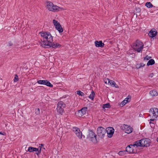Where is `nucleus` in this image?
Here are the masks:
<instances>
[{
  "instance_id": "obj_1",
  "label": "nucleus",
  "mask_w": 158,
  "mask_h": 158,
  "mask_svg": "<svg viewBox=\"0 0 158 158\" xmlns=\"http://www.w3.org/2000/svg\"><path fill=\"white\" fill-rule=\"evenodd\" d=\"M42 37V41L43 42V47L46 48L52 47L53 48H59L61 45L57 43L52 42L53 37L50 33L47 32H40Z\"/></svg>"
},
{
  "instance_id": "obj_2",
  "label": "nucleus",
  "mask_w": 158,
  "mask_h": 158,
  "mask_svg": "<svg viewBox=\"0 0 158 158\" xmlns=\"http://www.w3.org/2000/svg\"><path fill=\"white\" fill-rule=\"evenodd\" d=\"M132 48L138 52H142L144 46V44L140 41L137 40L131 45Z\"/></svg>"
},
{
  "instance_id": "obj_3",
  "label": "nucleus",
  "mask_w": 158,
  "mask_h": 158,
  "mask_svg": "<svg viewBox=\"0 0 158 158\" xmlns=\"http://www.w3.org/2000/svg\"><path fill=\"white\" fill-rule=\"evenodd\" d=\"M47 8L49 10L52 12H58L64 10L63 8L54 5L52 2L49 1L47 2Z\"/></svg>"
},
{
  "instance_id": "obj_4",
  "label": "nucleus",
  "mask_w": 158,
  "mask_h": 158,
  "mask_svg": "<svg viewBox=\"0 0 158 158\" xmlns=\"http://www.w3.org/2000/svg\"><path fill=\"white\" fill-rule=\"evenodd\" d=\"M65 104L61 101L58 102L56 109L58 114L61 115L63 114L64 112V108L65 107Z\"/></svg>"
},
{
  "instance_id": "obj_5",
  "label": "nucleus",
  "mask_w": 158,
  "mask_h": 158,
  "mask_svg": "<svg viewBox=\"0 0 158 158\" xmlns=\"http://www.w3.org/2000/svg\"><path fill=\"white\" fill-rule=\"evenodd\" d=\"M97 135L92 130H89L87 138L93 143H96L97 142L96 139Z\"/></svg>"
},
{
  "instance_id": "obj_6",
  "label": "nucleus",
  "mask_w": 158,
  "mask_h": 158,
  "mask_svg": "<svg viewBox=\"0 0 158 158\" xmlns=\"http://www.w3.org/2000/svg\"><path fill=\"white\" fill-rule=\"evenodd\" d=\"M106 132V130L102 127H99L97 129V135L101 138H103L104 137Z\"/></svg>"
},
{
  "instance_id": "obj_7",
  "label": "nucleus",
  "mask_w": 158,
  "mask_h": 158,
  "mask_svg": "<svg viewBox=\"0 0 158 158\" xmlns=\"http://www.w3.org/2000/svg\"><path fill=\"white\" fill-rule=\"evenodd\" d=\"M122 129L125 133L127 134L131 133L133 130V129L131 127L125 124L124 125L123 127H122Z\"/></svg>"
},
{
  "instance_id": "obj_8",
  "label": "nucleus",
  "mask_w": 158,
  "mask_h": 158,
  "mask_svg": "<svg viewBox=\"0 0 158 158\" xmlns=\"http://www.w3.org/2000/svg\"><path fill=\"white\" fill-rule=\"evenodd\" d=\"M73 131L79 139H81L82 138V133L80 131L79 129L76 127H73Z\"/></svg>"
},
{
  "instance_id": "obj_9",
  "label": "nucleus",
  "mask_w": 158,
  "mask_h": 158,
  "mask_svg": "<svg viewBox=\"0 0 158 158\" xmlns=\"http://www.w3.org/2000/svg\"><path fill=\"white\" fill-rule=\"evenodd\" d=\"M141 142L142 144V147H147L149 146L151 143V141L149 139L146 138L141 139Z\"/></svg>"
},
{
  "instance_id": "obj_10",
  "label": "nucleus",
  "mask_w": 158,
  "mask_h": 158,
  "mask_svg": "<svg viewBox=\"0 0 158 158\" xmlns=\"http://www.w3.org/2000/svg\"><path fill=\"white\" fill-rule=\"evenodd\" d=\"M87 110V107H84L77 113V116L81 117L85 114Z\"/></svg>"
},
{
  "instance_id": "obj_11",
  "label": "nucleus",
  "mask_w": 158,
  "mask_h": 158,
  "mask_svg": "<svg viewBox=\"0 0 158 158\" xmlns=\"http://www.w3.org/2000/svg\"><path fill=\"white\" fill-rule=\"evenodd\" d=\"M150 112H151L152 113V118H157L158 117V109L156 108H151L150 110Z\"/></svg>"
},
{
  "instance_id": "obj_12",
  "label": "nucleus",
  "mask_w": 158,
  "mask_h": 158,
  "mask_svg": "<svg viewBox=\"0 0 158 158\" xmlns=\"http://www.w3.org/2000/svg\"><path fill=\"white\" fill-rule=\"evenodd\" d=\"M106 132L109 137H111L114 133V130L113 127H110L107 128Z\"/></svg>"
},
{
  "instance_id": "obj_13",
  "label": "nucleus",
  "mask_w": 158,
  "mask_h": 158,
  "mask_svg": "<svg viewBox=\"0 0 158 158\" xmlns=\"http://www.w3.org/2000/svg\"><path fill=\"white\" fill-rule=\"evenodd\" d=\"M132 144L129 145L126 147V151L130 153H135V152L134 150Z\"/></svg>"
},
{
  "instance_id": "obj_14",
  "label": "nucleus",
  "mask_w": 158,
  "mask_h": 158,
  "mask_svg": "<svg viewBox=\"0 0 158 158\" xmlns=\"http://www.w3.org/2000/svg\"><path fill=\"white\" fill-rule=\"evenodd\" d=\"M157 31L155 29H152L149 31L148 35L150 37L153 38L157 35Z\"/></svg>"
},
{
  "instance_id": "obj_15",
  "label": "nucleus",
  "mask_w": 158,
  "mask_h": 158,
  "mask_svg": "<svg viewBox=\"0 0 158 158\" xmlns=\"http://www.w3.org/2000/svg\"><path fill=\"white\" fill-rule=\"evenodd\" d=\"M107 79L108 80V84H109L110 85L117 88H119V86L117 85L114 81L108 78H107Z\"/></svg>"
},
{
  "instance_id": "obj_16",
  "label": "nucleus",
  "mask_w": 158,
  "mask_h": 158,
  "mask_svg": "<svg viewBox=\"0 0 158 158\" xmlns=\"http://www.w3.org/2000/svg\"><path fill=\"white\" fill-rule=\"evenodd\" d=\"M95 44L96 47H101L102 48L104 47V44L102 43V41H95Z\"/></svg>"
},
{
  "instance_id": "obj_17",
  "label": "nucleus",
  "mask_w": 158,
  "mask_h": 158,
  "mask_svg": "<svg viewBox=\"0 0 158 158\" xmlns=\"http://www.w3.org/2000/svg\"><path fill=\"white\" fill-rule=\"evenodd\" d=\"M134 147L136 146V147H142V144L141 142V140H138L132 144Z\"/></svg>"
},
{
  "instance_id": "obj_18",
  "label": "nucleus",
  "mask_w": 158,
  "mask_h": 158,
  "mask_svg": "<svg viewBox=\"0 0 158 158\" xmlns=\"http://www.w3.org/2000/svg\"><path fill=\"white\" fill-rule=\"evenodd\" d=\"M131 100V98L130 97V98H126L125 99L121 102V104L123 105H125L128 102Z\"/></svg>"
},
{
  "instance_id": "obj_19",
  "label": "nucleus",
  "mask_w": 158,
  "mask_h": 158,
  "mask_svg": "<svg viewBox=\"0 0 158 158\" xmlns=\"http://www.w3.org/2000/svg\"><path fill=\"white\" fill-rule=\"evenodd\" d=\"M28 151L30 152H38V148H34L32 147H30L28 148Z\"/></svg>"
},
{
  "instance_id": "obj_20",
  "label": "nucleus",
  "mask_w": 158,
  "mask_h": 158,
  "mask_svg": "<svg viewBox=\"0 0 158 158\" xmlns=\"http://www.w3.org/2000/svg\"><path fill=\"white\" fill-rule=\"evenodd\" d=\"M55 27L56 28L60 33L62 32L63 31V29L60 24H59V25H57Z\"/></svg>"
},
{
  "instance_id": "obj_21",
  "label": "nucleus",
  "mask_w": 158,
  "mask_h": 158,
  "mask_svg": "<svg viewBox=\"0 0 158 158\" xmlns=\"http://www.w3.org/2000/svg\"><path fill=\"white\" fill-rule=\"evenodd\" d=\"M150 94L152 97L156 96L157 95V92L154 90H151L150 92Z\"/></svg>"
},
{
  "instance_id": "obj_22",
  "label": "nucleus",
  "mask_w": 158,
  "mask_h": 158,
  "mask_svg": "<svg viewBox=\"0 0 158 158\" xmlns=\"http://www.w3.org/2000/svg\"><path fill=\"white\" fill-rule=\"evenodd\" d=\"M95 96V94L94 92L92 91L91 92V94H90V95L89 96V98L91 99L92 100H93L94 99V98Z\"/></svg>"
},
{
  "instance_id": "obj_23",
  "label": "nucleus",
  "mask_w": 158,
  "mask_h": 158,
  "mask_svg": "<svg viewBox=\"0 0 158 158\" xmlns=\"http://www.w3.org/2000/svg\"><path fill=\"white\" fill-rule=\"evenodd\" d=\"M155 62L153 59H151L149 60L147 63V65L149 66L155 64Z\"/></svg>"
},
{
  "instance_id": "obj_24",
  "label": "nucleus",
  "mask_w": 158,
  "mask_h": 158,
  "mask_svg": "<svg viewBox=\"0 0 158 158\" xmlns=\"http://www.w3.org/2000/svg\"><path fill=\"white\" fill-rule=\"evenodd\" d=\"M46 81H45V85H46L47 86H49L50 87H53V85L49 81L46 80Z\"/></svg>"
},
{
  "instance_id": "obj_25",
  "label": "nucleus",
  "mask_w": 158,
  "mask_h": 158,
  "mask_svg": "<svg viewBox=\"0 0 158 158\" xmlns=\"http://www.w3.org/2000/svg\"><path fill=\"white\" fill-rule=\"evenodd\" d=\"M145 6L148 8H151L153 6L151 3L149 2H146L145 4Z\"/></svg>"
},
{
  "instance_id": "obj_26",
  "label": "nucleus",
  "mask_w": 158,
  "mask_h": 158,
  "mask_svg": "<svg viewBox=\"0 0 158 158\" xmlns=\"http://www.w3.org/2000/svg\"><path fill=\"white\" fill-rule=\"evenodd\" d=\"M46 80H39L37 81V82L40 84L45 85Z\"/></svg>"
},
{
  "instance_id": "obj_27",
  "label": "nucleus",
  "mask_w": 158,
  "mask_h": 158,
  "mask_svg": "<svg viewBox=\"0 0 158 158\" xmlns=\"http://www.w3.org/2000/svg\"><path fill=\"white\" fill-rule=\"evenodd\" d=\"M145 65V64L143 63H140V64H137L136 65V67L137 69H139L141 67H143Z\"/></svg>"
},
{
  "instance_id": "obj_28",
  "label": "nucleus",
  "mask_w": 158,
  "mask_h": 158,
  "mask_svg": "<svg viewBox=\"0 0 158 158\" xmlns=\"http://www.w3.org/2000/svg\"><path fill=\"white\" fill-rule=\"evenodd\" d=\"M43 145H44L42 144H39V147L40 148V150H38V153H36V154L38 155L41 152L42 147L43 146Z\"/></svg>"
},
{
  "instance_id": "obj_29",
  "label": "nucleus",
  "mask_w": 158,
  "mask_h": 158,
  "mask_svg": "<svg viewBox=\"0 0 158 158\" xmlns=\"http://www.w3.org/2000/svg\"><path fill=\"white\" fill-rule=\"evenodd\" d=\"M53 22L54 26H56L57 25H58L60 24V23L56 20L54 19L53 20Z\"/></svg>"
},
{
  "instance_id": "obj_30",
  "label": "nucleus",
  "mask_w": 158,
  "mask_h": 158,
  "mask_svg": "<svg viewBox=\"0 0 158 158\" xmlns=\"http://www.w3.org/2000/svg\"><path fill=\"white\" fill-rule=\"evenodd\" d=\"M19 77L17 75L15 74L14 79V82H15L19 80Z\"/></svg>"
},
{
  "instance_id": "obj_31",
  "label": "nucleus",
  "mask_w": 158,
  "mask_h": 158,
  "mask_svg": "<svg viewBox=\"0 0 158 158\" xmlns=\"http://www.w3.org/2000/svg\"><path fill=\"white\" fill-rule=\"evenodd\" d=\"M77 94L81 96L83 95L84 94L80 90H78L77 91Z\"/></svg>"
},
{
  "instance_id": "obj_32",
  "label": "nucleus",
  "mask_w": 158,
  "mask_h": 158,
  "mask_svg": "<svg viewBox=\"0 0 158 158\" xmlns=\"http://www.w3.org/2000/svg\"><path fill=\"white\" fill-rule=\"evenodd\" d=\"M110 105L109 103H107L103 105V107L104 108H108L110 107Z\"/></svg>"
},
{
  "instance_id": "obj_33",
  "label": "nucleus",
  "mask_w": 158,
  "mask_h": 158,
  "mask_svg": "<svg viewBox=\"0 0 158 158\" xmlns=\"http://www.w3.org/2000/svg\"><path fill=\"white\" fill-rule=\"evenodd\" d=\"M35 114H36L37 115H38V114H40V109L39 108H37V109H36V110H35Z\"/></svg>"
},
{
  "instance_id": "obj_34",
  "label": "nucleus",
  "mask_w": 158,
  "mask_h": 158,
  "mask_svg": "<svg viewBox=\"0 0 158 158\" xmlns=\"http://www.w3.org/2000/svg\"><path fill=\"white\" fill-rule=\"evenodd\" d=\"M151 58V57H149L148 56H147L144 58V60H149Z\"/></svg>"
},
{
  "instance_id": "obj_35",
  "label": "nucleus",
  "mask_w": 158,
  "mask_h": 158,
  "mask_svg": "<svg viewBox=\"0 0 158 158\" xmlns=\"http://www.w3.org/2000/svg\"><path fill=\"white\" fill-rule=\"evenodd\" d=\"M153 75H154L153 74V73H151V74L149 75V77H153Z\"/></svg>"
},
{
  "instance_id": "obj_36",
  "label": "nucleus",
  "mask_w": 158,
  "mask_h": 158,
  "mask_svg": "<svg viewBox=\"0 0 158 158\" xmlns=\"http://www.w3.org/2000/svg\"><path fill=\"white\" fill-rule=\"evenodd\" d=\"M156 118H153V119H151L150 120L151 121H153L155 120Z\"/></svg>"
},
{
  "instance_id": "obj_37",
  "label": "nucleus",
  "mask_w": 158,
  "mask_h": 158,
  "mask_svg": "<svg viewBox=\"0 0 158 158\" xmlns=\"http://www.w3.org/2000/svg\"><path fill=\"white\" fill-rule=\"evenodd\" d=\"M123 151H120L119 152V154L120 155L121 154H122V153H123Z\"/></svg>"
},
{
  "instance_id": "obj_38",
  "label": "nucleus",
  "mask_w": 158,
  "mask_h": 158,
  "mask_svg": "<svg viewBox=\"0 0 158 158\" xmlns=\"http://www.w3.org/2000/svg\"><path fill=\"white\" fill-rule=\"evenodd\" d=\"M0 135H4L3 133H2L1 132H0Z\"/></svg>"
},
{
  "instance_id": "obj_39",
  "label": "nucleus",
  "mask_w": 158,
  "mask_h": 158,
  "mask_svg": "<svg viewBox=\"0 0 158 158\" xmlns=\"http://www.w3.org/2000/svg\"><path fill=\"white\" fill-rule=\"evenodd\" d=\"M149 123H152V121H150V122H149Z\"/></svg>"
},
{
  "instance_id": "obj_40",
  "label": "nucleus",
  "mask_w": 158,
  "mask_h": 158,
  "mask_svg": "<svg viewBox=\"0 0 158 158\" xmlns=\"http://www.w3.org/2000/svg\"><path fill=\"white\" fill-rule=\"evenodd\" d=\"M157 141L158 142V138H157Z\"/></svg>"
},
{
  "instance_id": "obj_41",
  "label": "nucleus",
  "mask_w": 158,
  "mask_h": 158,
  "mask_svg": "<svg viewBox=\"0 0 158 158\" xmlns=\"http://www.w3.org/2000/svg\"><path fill=\"white\" fill-rule=\"evenodd\" d=\"M106 83V82H105Z\"/></svg>"
}]
</instances>
